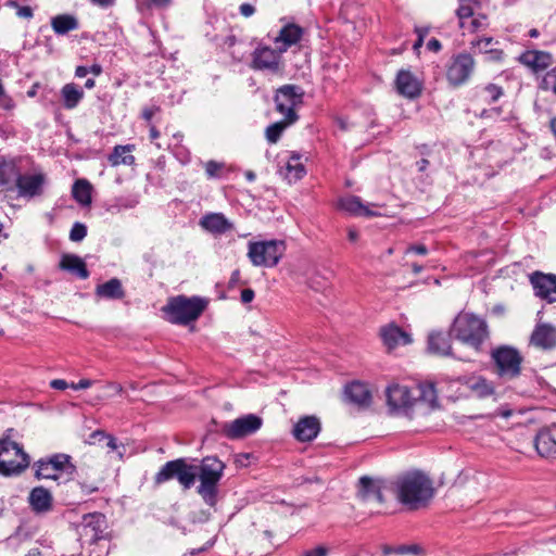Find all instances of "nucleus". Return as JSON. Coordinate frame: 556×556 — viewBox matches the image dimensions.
Masks as SVG:
<instances>
[{"label": "nucleus", "instance_id": "24", "mask_svg": "<svg viewBox=\"0 0 556 556\" xmlns=\"http://www.w3.org/2000/svg\"><path fill=\"white\" fill-rule=\"evenodd\" d=\"M59 268L81 280H85L90 276L85 261L79 255L73 253L62 254L59 262Z\"/></svg>", "mask_w": 556, "mask_h": 556}, {"label": "nucleus", "instance_id": "37", "mask_svg": "<svg viewBox=\"0 0 556 556\" xmlns=\"http://www.w3.org/2000/svg\"><path fill=\"white\" fill-rule=\"evenodd\" d=\"M414 389L415 404L417 402L426 403L429 407H435L438 404V394L435 384L432 382L418 383Z\"/></svg>", "mask_w": 556, "mask_h": 556}, {"label": "nucleus", "instance_id": "10", "mask_svg": "<svg viewBox=\"0 0 556 556\" xmlns=\"http://www.w3.org/2000/svg\"><path fill=\"white\" fill-rule=\"evenodd\" d=\"M286 251L282 240L250 241L248 243V257L257 267H275Z\"/></svg>", "mask_w": 556, "mask_h": 556}, {"label": "nucleus", "instance_id": "47", "mask_svg": "<svg viewBox=\"0 0 556 556\" xmlns=\"http://www.w3.org/2000/svg\"><path fill=\"white\" fill-rule=\"evenodd\" d=\"M459 7L456 10V15L459 20L460 27H465V20L472 17L475 15L473 9L471 7V2H462L459 1Z\"/></svg>", "mask_w": 556, "mask_h": 556}, {"label": "nucleus", "instance_id": "58", "mask_svg": "<svg viewBox=\"0 0 556 556\" xmlns=\"http://www.w3.org/2000/svg\"><path fill=\"white\" fill-rule=\"evenodd\" d=\"M328 555V548L325 546H316L311 549H306L302 553V556H327Z\"/></svg>", "mask_w": 556, "mask_h": 556}, {"label": "nucleus", "instance_id": "54", "mask_svg": "<svg viewBox=\"0 0 556 556\" xmlns=\"http://www.w3.org/2000/svg\"><path fill=\"white\" fill-rule=\"evenodd\" d=\"M144 3L149 10L162 11L168 9L174 0H144Z\"/></svg>", "mask_w": 556, "mask_h": 556}, {"label": "nucleus", "instance_id": "64", "mask_svg": "<svg viewBox=\"0 0 556 556\" xmlns=\"http://www.w3.org/2000/svg\"><path fill=\"white\" fill-rule=\"evenodd\" d=\"M427 49H428L429 51H432V52L438 53V52H440V51H441V49H442V45H441V42H440V40H439V39H437V38H434V37H433V38H431V39H429V40H428V42H427Z\"/></svg>", "mask_w": 556, "mask_h": 556}, {"label": "nucleus", "instance_id": "30", "mask_svg": "<svg viewBox=\"0 0 556 556\" xmlns=\"http://www.w3.org/2000/svg\"><path fill=\"white\" fill-rule=\"evenodd\" d=\"M380 336L383 343L389 349H394L400 344L405 345L412 342L410 334L396 325H389L381 328Z\"/></svg>", "mask_w": 556, "mask_h": 556}, {"label": "nucleus", "instance_id": "1", "mask_svg": "<svg viewBox=\"0 0 556 556\" xmlns=\"http://www.w3.org/2000/svg\"><path fill=\"white\" fill-rule=\"evenodd\" d=\"M396 501L407 510L427 507L435 495L432 479L421 470H409L391 482Z\"/></svg>", "mask_w": 556, "mask_h": 556}, {"label": "nucleus", "instance_id": "57", "mask_svg": "<svg viewBox=\"0 0 556 556\" xmlns=\"http://www.w3.org/2000/svg\"><path fill=\"white\" fill-rule=\"evenodd\" d=\"M409 253L426 255L428 253V248L422 243L409 244L405 250V254Z\"/></svg>", "mask_w": 556, "mask_h": 556}, {"label": "nucleus", "instance_id": "17", "mask_svg": "<svg viewBox=\"0 0 556 556\" xmlns=\"http://www.w3.org/2000/svg\"><path fill=\"white\" fill-rule=\"evenodd\" d=\"M530 282L535 296L546 300L548 303L556 302V275L534 271L530 275Z\"/></svg>", "mask_w": 556, "mask_h": 556}, {"label": "nucleus", "instance_id": "59", "mask_svg": "<svg viewBox=\"0 0 556 556\" xmlns=\"http://www.w3.org/2000/svg\"><path fill=\"white\" fill-rule=\"evenodd\" d=\"M104 438H106V432H104L103 430H96L89 434L87 442L89 444H97L104 441Z\"/></svg>", "mask_w": 556, "mask_h": 556}, {"label": "nucleus", "instance_id": "16", "mask_svg": "<svg viewBox=\"0 0 556 556\" xmlns=\"http://www.w3.org/2000/svg\"><path fill=\"white\" fill-rule=\"evenodd\" d=\"M47 185V176L43 173L21 174L15 188L18 195L26 199H34L43 194Z\"/></svg>", "mask_w": 556, "mask_h": 556}, {"label": "nucleus", "instance_id": "11", "mask_svg": "<svg viewBox=\"0 0 556 556\" xmlns=\"http://www.w3.org/2000/svg\"><path fill=\"white\" fill-rule=\"evenodd\" d=\"M304 96L305 92L301 86L283 85L275 91V109L287 118V122L296 123L300 118L296 110L303 104Z\"/></svg>", "mask_w": 556, "mask_h": 556}, {"label": "nucleus", "instance_id": "62", "mask_svg": "<svg viewBox=\"0 0 556 556\" xmlns=\"http://www.w3.org/2000/svg\"><path fill=\"white\" fill-rule=\"evenodd\" d=\"M17 16L23 18H31L34 16L33 9L28 5H20L16 11Z\"/></svg>", "mask_w": 556, "mask_h": 556}, {"label": "nucleus", "instance_id": "12", "mask_svg": "<svg viewBox=\"0 0 556 556\" xmlns=\"http://www.w3.org/2000/svg\"><path fill=\"white\" fill-rule=\"evenodd\" d=\"M476 68V61L468 52H459L451 56L446 64L445 77L448 85L458 88L466 85Z\"/></svg>", "mask_w": 556, "mask_h": 556}, {"label": "nucleus", "instance_id": "19", "mask_svg": "<svg viewBox=\"0 0 556 556\" xmlns=\"http://www.w3.org/2000/svg\"><path fill=\"white\" fill-rule=\"evenodd\" d=\"M395 88L399 94L407 99H416L422 92V85L408 70H400L395 78Z\"/></svg>", "mask_w": 556, "mask_h": 556}, {"label": "nucleus", "instance_id": "8", "mask_svg": "<svg viewBox=\"0 0 556 556\" xmlns=\"http://www.w3.org/2000/svg\"><path fill=\"white\" fill-rule=\"evenodd\" d=\"M34 477L37 480L51 479L59 481L63 475L72 477L76 466L68 454L55 453L36 460L33 464Z\"/></svg>", "mask_w": 556, "mask_h": 556}, {"label": "nucleus", "instance_id": "31", "mask_svg": "<svg viewBox=\"0 0 556 556\" xmlns=\"http://www.w3.org/2000/svg\"><path fill=\"white\" fill-rule=\"evenodd\" d=\"M346 399L358 406H369L371 403V393L367 384L353 381L346 384L344 390Z\"/></svg>", "mask_w": 556, "mask_h": 556}, {"label": "nucleus", "instance_id": "9", "mask_svg": "<svg viewBox=\"0 0 556 556\" xmlns=\"http://www.w3.org/2000/svg\"><path fill=\"white\" fill-rule=\"evenodd\" d=\"M176 479L184 490H190L197 480L195 465L188 463L186 458H176L166 462L154 476V484L161 485Z\"/></svg>", "mask_w": 556, "mask_h": 556}, {"label": "nucleus", "instance_id": "49", "mask_svg": "<svg viewBox=\"0 0 556 556\" xmlns=\"http://www.w3.org/2000/svg\"><path fill=\"white\" fill-rule=\"evenodd\" d=\"M238 43V39L235 35H228L227 37H225L224 39V47H226L230 53V55L232 56V59L237 62H241L244 58V53H238L233 48Z\"/></svg>", "mask_w": 556, "mask_h": 556}, {"label": "nucleus", "instance_id": "60", "mask_svg": "<svg viewBox=\"0 0 556 556\" xmlns=\"http://www.w3.org/2000/svg\"><path fill=\"white\" fill-rule=\"evenodd\" d=\"M15 106V103L13 101V99L7 94V92L3 93V96H0V108H2L3 110H7V111H10L12 109H14Z\"/></svg>", "mask_w": 556, "mask_h": 556}, {"label": "nucleus", "instance_id": "13", "mask_svg": "<svg viewBox=\"0 0 556 556\" xmlns=\"http://www.w3.org/2000/svg\"><path fill=\"white\" fill-rule=\"evenodd\" d=\"M106 518L102 513H88L77 523L76 531L81 547L91 546L92 542L106 536Z\"/></svg>", "mask_w": 556, "mask_h": 556}, {"label": "nucleus", "instance_id": "40", "mask_svg": "<svg viewBox=\"0 0 556 556\" xmlns=\"http://www.w3.org/2000/svg\"><path fill=\"white\" fill-rule=\"evenodd\" d=\"M287 176L299 180L306 174L305 166L301 163V154L292 152L286 164Z\"/></svg>", "mask_w": 556, "mask_h": 556}, {"label": "nucleus", "instance_id": "18", "mask_svg": "<svg viewBox=\"0 0 556 556\" xmlns=\"http://www.w3.org/2000/svg\"><path fill=\"white\" fill-rule=\"evenodd\" d=\"M533 445L542 458L556 459V424L540 429L534 437Z\"/></svg>", "mask_w": 556, "mask_h": 556}, {"label": "nucleus", "instance_id": "35", "mask_svg": "<svg viewBox=\"0 0 556 556\" xmlns=\"http://www.w3.org/2000/svg\"><path fill=\"white\" fill-rule=\"evenodd\" d=\"M51 27L59 36H64L79 28L78 18L73 14H58L51 18Z\"/></svg>", "mask_w": 556, "mask_h": 556}, {"label": "nucleus", "instance_id": "55", "mask_svg": "<svg viewBox=\"0 0 556 556\" xmlns=\"http://www.w3.org/2000/svg\"><path fill=\"white\" fill-rule=\"evenodd\" d=\"M415 33L417 35V39L413 45V49L415 51H418L424 45L425 38L429 33V28L428 27H416Z\"/></svg>", "mask_w": 556, "mask_h": 556}, {"label": "nucleus", "instance_id": "56", "mask_svg": "<svg viewBox=\"0 0 556 556\" xmlns=\"http://www.w3.org/2000/svg\"><path fill=\"white\" fill-rule=\"evenodd\" d=\"M161 111V108L156 104L147 105L142 109L141 117L147 122L151 123L153 116Z\"/></svg>", "mask_w": 556, "mask_h": 556}, {"label": "nucleus", "instance_id": "20", "mask_svg": "<svg viewBox=\"0 0 556 556\" xmlns=\"http://www.w3.org/2000/svg\"><path fill=\"white\" fill-rule=\"evenodd\" d=\"M530 344L549 351L556 348V327L547 323H538L530 336Z\"/></svg>", "mask_w": 556, "mask_h": 556}, {"label": "nucleus", "instance_id": "7", "mask_svg": "<svg viewBox=\"0 0 556 556\" xmlns=\"http://www.w3.org/2000/svg\"><path fill=\"white\" fill-rule=\"evenodd\" d=\"M29 464V455L18 443L8 437L0 439V475L17 476L25 471Z\"/></svg>", "mask_w": 556, "mask_h": 556}, {"label": "nucleus", "instance_id": "43", "mask_svg": "<svg viewBox=\"0 0 556 556\" xmlns=\"http://www.w3.org/2000/svg\"><path fill=\"white\" fill-rule=\"evenodd\" d=\"M482 92L484 93L483 101L486 104H493L497 102L503 96H504V89L503 87L496 85V84H486L481 88Z\"/></svg>", "mask_w": 556, "mask_h": 556}, {"label": "nucleus", "instance_id": "4", "mask_svg": "<svg viewBox=\"0 0 556 556\" xmlns=\"http://www.w3.org/2000/svg\"><path fill=\"white\" fill-rule=\"evenodd\" d=\"M451 334L479 352L489 337V330L484 319L472 313L462 312L454 318Z\"/></svg>", "mask_w": 556, "mask_h": 556}, {"label": "nucleus", "instance_id": "2", "mask_svg": "<svg viewBox=\"0 0 556 556\" xmlns=\"http://www.w3.org/2000/svg\"><path fill=\"white\" fill-rule=\"evenodd\" d=\"M225 467L226 465L216 456H206L200 465H195L197 478L200 480L197 493L212 508H215L218 502V485L224 476Z\"/></svg>", "mask_w": 556, "mask_h": 556}, {"label": "nucleus", "instance_id": "23", "mask_svg": "<svg viewBox=\"0 0 556 556\" xmlns=\"http://www.w3.org/2000/svg\"><path fill=\"white\" fill-rule=\"evenodd\" d=\"M381 480L363 476L357 482V497L363 502L376 500L379 504H383L386 498L382 494Z\"/></svg>", "mask_w": 556, "mask_h": 556}, {"label": "nucleus", "instance_id": "14", "mask_svg": "<svg viewBox=\"0 0 556 556\" xmlns=\"http://www.w3.org/2000/svg\"><path fill=\"white\" fill-rule=\"evenodd\" d=\"M263 425L261 417L249 414L220 426V432L230 440L243 439L255 433Z\"/></svg>", "mask_w": 556, "mask_h": 556}, {"label": "nucleus", "instance_id": "61", "mask_svg": "<svg viewBox=\"0 0 556 556\" xmlns=\"http://www.w3.org/2000/svg\"><path fill=\"white\" fill-rule=\"evenodd\" d=\"M256 9L251 3H242L239 7V12L244 17H251L255 13Z\"/></svg>", "mask_w": 556, "mask_h": 556}, {"label": "nucleus", "instance_id": "5", "mask_svg": "<svg viewBox=\"0 0 556 556\" xmlns=\"http://www.w3.org/2000/svg\"><path fill=\"white\" fill-rule=\"evenodd\" d=\"M522 363L521 353L513 345L502 344L490 352L491 370L503 382L519 378Z\"/></svg>", "mask_w": 556, "mask_h": 556}, {"label": "nucleus", "instance_id": "36", "mask_svg": "<svg viewBox=\"0 0 556 556\" xmlns=\"http://www.w3.org/2000/svg\"><path fill=\"white\" fill-rule=\"evenodd\" d=\"M465 384L480 399L488 397L494 394L495 391L493 382L483 376H472L465 378Z\"/></svg>", "mask_w": 556, "mask_h": 556}, {"label": "nucleus", "instance_id": "6", "mask_svg": "<svg viewBox=\"0 0 556 556\" xmlns=\"http://www.w3.org/2000/svg\"><path fill=\"white\" fill-rule=\"evenodd\" d=\"M250 68L274 76H282L286 71L283 52L277 46H270L258 41L251 53Z\"/></svg>", "mask_w": 556, "mask_h": 556}, {"label": "nucleus", "instance_id": "34", "mask_svg": "<svg viewBox=\"0 0 556 556\" xmlns=\"http://www.w3.org/2000/svg\"><path fill=\"white\" fill-rule=\"evenodd\" d=\"M62 105L66 110L76 109L85 97L84 89L74 83L65 84L60 91Z\"/></svg>", "mask_w": 556, "mask_h": 556}, {"label": "nucleus", "instance_id": "44", "mask_svg": "<svg viewBox=\"0 0 556 556\" xmlns=\"http://www.w3.org/2000/svg\"><path fill=\"white\" fill-rule=\"evenodd\" d=\"M111 542L108 536H103L94 542H92L91 546L88 547L89 556H106L110 551Z\"/></svg>", "mask_w": 556, "mask_h": 556}, {"label": "nucleus", "instance_id": "41", "mask_svg": "<svg viewBox=\"0 0 556 556\" xmlns=\"http://www.w3.org/2000/svg\"><path fill=\"white\" fill-rule=\"evenodd\" d=\"M422 555L424 549L418 544H410V545H399V546H391V545H383L382 546V556H389V555Z\"/></svg>", "mask_w": 556, "mask_h": 556}, {"label": "nucleus", "instance_id": "22", "mask_svg": "<svg viewBox=\"0 0 556 556\" xmlns=\"http://www.w3.org/2000/svg\"><path fill=\"white\" fill-rule=\"evenodd\" d=\"M321 430V424L316 416H303L292 429V434L299 442L313 441Z\"/></svg>", "mask_w": 556, "mask_h": 556}, {"label": "nucleus", "instance_id": "52", "mask_svg": "<svg viewBox=\"0 0 556 556\" xmlns=\"http://www.w3.org/2000/svg\"><path fill=\"white\" fill-rule=\"evenodd\" d=\"M493 37L476 38L470 42V48L477 49L480 53H483V49H490L489 47L493 43Z\"/></svg>", "mask_w": 556, "mask_h": 556}, {"label": "nucleus", "instance_id": "42", "mask_svg": "<svg viewBox=\"0 0 556 556\" xmlns=\"http://www.w3.org/2000/svg\"><path fill=\"white\" fill-rule=\"evenodd\" d=\"M293 124L294 123L287 122V118L285 117L279 122L270 124L265 129L266 140L271 144L277 143L281 138L283 131Z\"/></svg>", "mask_w": 556, "mask_h": 556}, {"label": "nucleus", "instance_id": "21", "mask_svg": "<svg viewBox=\"0 0 556 556\" xmlns=\"http://www.w3.org/2000/svg\"><path fill=\"white\" fill-rule=\"evenodd\" d=\"M304 28L295 23H287L283 25L278 35L273 39L275 46H277L283 53H286L291 47L298 45L303 36Z\"/></svg>", "mask_w": 556, "mask_h": 556}, {"label": "nucleus", "instance_id": "27", "mask_svg": "<svg viewBox=\"0 0 556 556\" xmlns=\"http://www.w3.org/2000/svg\"><path fill=\"white\" fill-rule=\"evenodd\" d=\"M200 225L206 231L214 235H224L233 229V224L229 222L223 213H210L204 215Z\"/></svg>", "mask_w": 556, "mask_h": 556}, {"label": "nucleus", "instance_id": "3", "mask_svg": "<svg viewBox=\"0 0 556 556\" xmlns=\"http://www.w3.org/2000/svg\"><path fill=\"white\" fill-rule=\"evenodd\" d=\"M208 305V301L204 298L193 295H177L168 300L163 306L162 312L165 319L174 325L187 326L195 321Z\"/></svg>", "mask_w": 556, "mask_h": 556}, {"label": "nucleus", "instance_id": "48", "mask_svg": "<svg viewBox=\"0 0 556 556\" xmlns=\"http://www.w3.org/2000/svg\"><path fill=\"white\" fill-rule=\"evenodd\" d=\"M489 26L488 17L484 14L473 15L472 20L469 23L468 30L469 33H477L479 30H484Z\"/></svg>", "mask_w": 556, "mask_h": 556}, {"label": "nucleus", "instance_id": "33", "mask_svg": "<svg viewBox=\"0 0 556 556\" xmlns=\"http://www.w3.org/2000/svg\"><path fill=\"white\" fill-rule=\"evenodd\" d=\"M519 61L531 67L534 72L547 68L552 63V55L548 52L529 50L519 56Z\"/></svg>", "mask_w": 556, "mask_h": 556}, {"label": "nucleus", "instance_id": "25", "mask_svg": "<svg viewBox=\"0 0 556 556\" xmlns=\"http://www.w3.org/2000/svg\"><path fill=\"white\" fill-rule=\"evenodd\" d=\"M28 503L34 513L46 514L53 507V496L48 489L43 486H35L29 492Z\"/></svg>", "mask_w": 556, "mask_h": 556}, {"label": "nucleus", "instance_id": "45", "mask_svg": "<svg viewBox=\"0 0 556 556\" xmlns=\"http://www.w3.org/2000/svg\"><path fill=\"white\" fill-rule=\"evenodd\" d=\"M208 179H219L224 176L225 163L210 160L204 165Z\"/></svg>", "mask_w": 556, "mask_h": 556}, {"label": "nucleus", "instance_id": "38", "mask_svg": "<svg viewBox=\"0 0 556 556\" xmlns=\"http://www.w3.org/2000/svg\"><path fill=\"white\" fill-rule=\"evenodd\" d=\"M135 149L134 144L115 146L109 154L108 161L111 166L131 165L135 163V156L131 154Z\"/></svg>", "mask_w": 556, "mask_h": 556}, {"label": "nucleus", "instance_id": "28", "mask_svg": "<svg viewBox=\"0 0 556 556\" xmlns=\"http://www.w3.org/2000/svg\"><path fill=\"white\" fill-rule=\"evenodd\" d=\"M338 206L340 210L349 213L352 216L372 217L378 216L379 213L371 211L362 199L357 195H346L339 200Z\"/></svg>", "mask_w": 556, "mask_h": 556}, {"label": "nucleus", "instance_id": "46", "mask_svg": "<svg viewBox=\"0 0 556 556\" xmlns=\"http://www.w3.org/2000/svg\"><path fill=\"white\" fill-rule=\"evenodd\" d=\"M540 88L556 94V66L544 74L540 81Z\"/></svg>", "mask_w": 556, "mask_h": 556}, {"label": "nucleus", "instance_id": "53", "mask_svg": "<svg viewBox=\"0 0 556 556\" xmlns=\"http://www.w3.org/2000/svg\"><path fill=\"white\" fill-rule=\"evenodd\" d=\"M483 53L486 55V60L490 62L502 63L505 58V53L502 49H483Z\"/></svg>", "mask_w": 556, "mask_h": 556}, {"label": "nucleus", "instance_id": "63", "mask_svg": "<svg viewBox=\"0 0 556 556\" xmlns=\"http://www.w3.org/2000/svg\"><path fill=\"white\" fill-rule=\"evenodd\" d=\"M254 296H255V292L250 288L243 289L241 291V302L243 304L251 303L254 300Z\"/></svg>", "mask_w": 556, "mask_h": 556}, {"label": "nucleus", "instance_id": "26", "mask_svg": "<svg viewBox=\"0 0 556 556\" xmlns=\"http://www.w3.org/2000/svg\"><path fill=\"white\" fill-rule=\"evenodd\" d=\"M451 337H453L451 332L445 333L443 331H431L428 336L429 353L440 356L454 357L451 345Z\"/></svg>", "mask_w": 556, "mask_h": 556}, {"label": "nucleus", "instance_id": "51", "mask_svg": "<svg viewBox=\"0 0 556 556\" xmlns=\"http://www.w3.org/2000/svg\"><path fill=\"white\" fill-rule=\"evenodd\" d=\"M66 482H71L73 485L79 486L84 495H90L99 491V486L94 483L75 481L72 478L67 479Z\"/></svg>", "mask_w": 556, "mask_h": 556}, {"label": "nucleus", "instance_id": "50", "mask_svg": "<svg viewBox=\"0 0 556 556\" xmlns=\"http://www.w3.org/2000/svg\"><path fill=\"white\" fill-rule=\"evenodd\" d=\"M87 236V226L83 223L76 222L70 231V240L73 242H80Z\"/></svg>", "mask_w": 556, "mask_h": 556}, {"label": "nucleus", "instance_id": "39", "mask_svg": "<svg viewBox=\"0 0 556 556\" xmlns=\"http://www.w3.org/2000/svg\"><path fill=\"white\" fill-rule=\"evenodd\" d=\"M92 186L86 179H78L72 187V195L74 200L83 206L91 203Z\"/></svg>", "mask_w": 556, "mask_h": 556}, {"label": "nucleus", "instance_id": "32", "mask_svg": "<svg viewBox=\"0 0 556 556\" xmlns=\"http://www.w3.org/2000/svg\"><path fill=\"white\" fill-rule=\"evenodd\" d=\"M94 294L99 299L105 300H122L125 298V290L122 281L114 277L104 283H100L96 287Z\"/></svg>", "mask_w": 556, "mask_h": 556}, {"label": "nucleus", "instance_id": "15", "mask_svg": "<svg viewBox=\"0 0 556 556\" xmlns=\"http://www.w3.org/2000/svg\"><path fill=\"white\" fill-rule=\"evenodd\" d=\"M386 396L391 412H407L415 405L414 389L407 386H389L386 390Z\"/></svg>", "mask_w": 556, "mask_h": 556}, {"label": "nucleus", "instance_id": "29", "mask_svg": "<svg viewBox=\"0 0 556 556\" xmlns=\"http://www.w3.org/2000/svg\"><path fill=\"white\" fill-rule=\"evenodd\" d=\"M18 162V159L0 155V187L9 186L10 184L15 186L22 174Z\"/></svg>", "mask_w": 556, "mask_h": 556}]
</instances>
